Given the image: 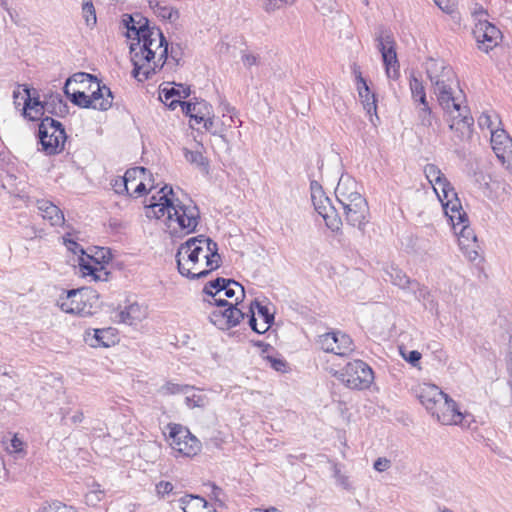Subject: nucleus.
<instances>
[{
    "label": "nucleus",
    "instance_id": "obj_1",
    "mask_svg": "<svg viewBox=\"0 0 512 512\" xmlns=\"http://www.w3.org/2000/svg\"><path fill=\"white\" fill-rule=\"evenodd\" d=\"M136 42H130L133 76L140 82L148 80L163 68L169 57L168 42L160 28L142 30Z\"/></svg>",
    "mask_w": 512,
    "mask_h": 512
},
{
    "label": "nucleus",
    "instance_id": "obj_2",
    "mask_svg": "<svg viewBox=\"0 0 512 512\" xmlns=\"http://www.w3.org/2000/svg\"><path fill=\"white\" fill-rule=\"evenodd\" d=\"M175 257L179 273L192 280L206 277L221 265L218 244L204 235L182 243Z\"/></svg>",
    "mask_w": 512,
    "mask_h": 512
},
{
    "label": "nucleus",
    "instance_id": "obj_3",
    "mask_svg": "<svg viewBox=\"0 0 512 512\" xmlns=\"http://www.w3.org/2000/svg\"><path fill=\"white\" fill-rule=\"evenodd\" d=\"M147 216L160 219L164 216L169 221V227L175 223L180 231L192 233L196 230L200 212L196 205L189 201L188 204L175 198L172 187L163 186L156 195H153L146 206Z\"/></svg>",
    "mask_w": 512,
    "mask_h": 512
},
{
    "label": "nucleus",
    "instance_id": "obj_4",
    "mask_svg": "<svg viewBox=\"0 0 512 512\" xmlns=\"http://www.w3.org/2000/svg\"><path fill=\"white\" fill-rule=\"evenodd\" d=\"M64 93L73 104L81 108L106 111L113 104L110 88L84 72L76 73L66 80Z\"/></svg>",
    "mask_w": 512,
    "mask_h": 512
},
{
    "label": "nucleus",
    "instance_id": "obj_5",
    "mask_svg": "<svg viewBox=\"0 0 512 512\" xmlns=\"http://www.w3.org/2000/svg\"><path fill=\"white\" fill-rule=\"evenodd\" d=\"M335 195L342 206L347 223L363 231L368 223L369 207L359 191L358 183L349 176H341Z\"/></svg>",
    "mask_w": 512,
    "mask_h": 512
},
{
    "label": "nucleus",
    "instance_id": "obj_6",
    "mask_svg": "<svg viewBox=\"0 0 512 512\" xmlns=\"http://www.w3.org/2000/svg\"><path fill=\"white\" fill-rule=\"evenodd\" d=\"M425 68L440 106L443 109L455 108V101L460 97L454 94L455 74L452 68L443 60L433 58L427 60Z\"/></svg>",
    "mask_w": 512,
    "mask_h": 512
},
{
    "label": "nucleus",
    "instance_id": "obj_7",
    "mask_svg": "<svg viewBox=\"0 0 512 512\" xmlns=\"http://www.w3.org/2000/svg\"><path fill=\"white\" fill-rule=\"evenodd\" d=\"M60 309L68 314L87 316L96 312L99 307V295L89 287L72 289L57 302Z\"/></svg>",
    "mask_w": 512,
    "mask_h": 512
},
{
    "label": "nucleus",
    "instance_id": "obj_8",
    "mask_svg": "<svg viewBox=\"0 0 512 512\" xmlns=\"http://www.w3.org/2000/svg\"><path fill=\"white\" fill-rule=\"evenodd\" d=\"M455 103V108L450 107L443 110L450 117L449 128L453 132L452 141L455 145L459 146L470 141L473 133L474 119L470 115L468 107L462 105L460 98Z\"/></svg>",
    "mask_w": 512,
    "mask_h": 512
},
{
    "label": "nucleus",
    "instance_id": "obj_9",
    "mask_svg": "<svg viewBox=\"0 0 512 512\" xmlns=\"http://www.w3.org/2000/svg\"><path fill=\"white\" fill-rule=\"evenodd\" d=\"M438 199L442 203L444 212L451 222L461 223L465 218V211L457 197L454 188L444 176L439 181L432 184Z\"/></svg>",
    "mask_w": 512,
    "mask_h": 512
},
{
    "label": "nucleus",
    "instance_id": "obj_10",
    "mask_svg": "<svg viewBox=\"0 0 512 512\" xmlns=\"http://www.w3.org/2000/svg\"><path fill=\"white\" fill-rule=\"evenodd\" d=\"M340 380L346 387L354 390H364L374 381L372 369L362 360L349 362L340 374Z\"/></svg>",
    "mask_w": 512,
    "mask_h": 512
},
{
    "label": "nucleus",
    "instance_id": "obj_11",
    "mask_svg": "<svg viewBox=\"0 0 512 512\" xmlns=\"http://www.w3.org/2000/svg\"><path fill=\"white\" fill-rule=\"evenodd\" d=\"M38 133L42 147L48 153L56 152L66 140V133L61 122L49 116L41 120Z\"/></svg>",
    "mask_w": 512,
    "mask_h": 512
},
{
    "label": "nucleus",
    "instance_id": "obj_12",
    "mask_svg": "<svg viewBox=\"0 0 512 512\" xmlns=\"http://www.w3.org/2000/svg\"><path fill=\"white\" fill-rule=\"evenodd\" d=\"M168 428L170 445L175 451L187 457L200 452V441L187 428L179 424H170Z\"/></svg>",
    "mask_w": 512,
    "mask_h": 512
},
{
    "label": "nucleus",
    "instance_id": "obj_13",
    "mask_svg": "<svg viewBox=\"0 0 512 512\" xmlns=\"http://www.w3.org/2000/svg\"><path fill=\"white\" fill-rule=\"evenodd\" d=\"M451 222L455 234L458 236V245L466 258L474 262L480 258V245L474 230L469 226L467 214L461 223Z\"/></svg>",
    "mask_w": 512,
    "mask_h": 512
},
{
    "label": "nucleus",
    "instance_id": "obj_14",
    "mask_svg": "<svg viewBox=\"0 0 512 512\" xmlns=\"http://www.w3.org/2000/svg\"><path fill=\"white\" fill-rule=\"evenodd\" d=\"M319 347L327 353L345 357L354 351L353 341L345 333L340 331L328 332L318 337Z\"/></svg>",
    "mask_w": 512,
    "mask_h": 512
},
{
    "label": "nucleus",
    "instance_id": "obj_15",
    "mask_svg": "<svg viewBox=\"0 0 512 512\" xmlns=\"http://www.w3.org/2000/svg\"><path fill=\"white\" fill-rule=\"evenodd\" d=\"M483 16V13L478 15V22L475 23L473 28V35L479 45V49L488 52L499 43L501 32L495 25L486 19H482Z\"/></svg>",
    "mask_w": 512,
    "mask_h": 512
},
{
    "label": "nucleus",
    "instance_id": "obj_16",
    "mask_svg": "<svg viewBox=\"0 0 512 512\" xmlns=\"http://www.w3.org/2000/svg\"><path fill=\"white\" fill-rule=\"evenodd\" d=\"M377 42V48L381 52L388 78H397L399 64L393 36L388 33H382L377 37Z\"/></svg>",
    "mask_w": 512,
    "mask_h": 512
},
{
    "label": "nucleus",
    "instance_id": "obj_17",
    "mask_svg": "<svg viewBox=\"0 0 512 512\" xmlns=\"http://www.w3.org/2000/svg\"><path fill=\"white\" fill-rule=\"evenodd\" d=\"M443 425H461L465 415L459 410L457 403L448 395L432 414Z\"/></svg>",
    "mask_w": 512,
    "mask_h": 512
},
{
    "label": "nucleus",
    "instance_id": "obj_18",
    "mask_svg": "<svg viewBox=\"0 0 512 512\" xmlns=\"http://www.w3.org/2000/svg\"><path fill=\"white\" fill-rule=\"evenodd\" d=\"M312 199L315 210L321 215L329 229L338 231L342 225L341 218L325 194L314 196Z\"/></svg>",
    "mask_w": 512,
    "mask_h": 512
},
{
    "label": "nucleus",
    "instance_id": "obj_19",
    "mask_svg": "<svg viewBox=\"0 0 512 512\" xmlns=\"http://www.w3.org/2000/svg\"><path fill=\"white\" fill-rule=\"evenodd\" d=\"M84 341L92 348H109L118 341L117 330L112 327L87 330L84 334Z\"/></svg>",
    "mask_w": 512,
    "mask_h": 512
},
{
    "label": "nucleus",
    "instance_id": "obj_20",
    "mask_svg": "<svg viewBox=\"0 0 512 512\" xmlns=\"http://www.w3.org/2000/svg\"><path fill=\"white\" fill-rule=\"evenodd\" d=\"M176 104L181 106L182 112L188 115L190 117V121H194L195 124L202 123L203 119L210 117L213 113L212 106L204 100L196 102L172 100L169 106L174 109Z\"/></svg>",
    "mask_w": 512,
    "mask_h": 512
},
{
    "label": "nucleus",
    "instance_id": "obj_21",
    "mask_svg": "<svg viewBox=\"0 0 512 512\" xmlns=\"http://www.w3.org/2000/svg\"><path fill=\"white\" fill-rule=\"evenodd\" d=\"M446 396L447 394L434 384L425 383L419 388V400L431 414L435 413V410Z\"/></svg>",
    "mask_w": 512,
    "mask_h": 512
},
{
    "label": "nucleus",
    "instance_id": "obj_22",
    "mask_svg": "<svg viewBox=\"0 0 512 512\" xmlns=\"http://www.w3.org/2000/svg\"><path fill=\"white\" fill-rule=\"evenodd\" d=\"M126 183L129 186V195L134 197L142 196L147 191L146 183L147 170L144 167L130 168L125 172Z\"/></svg>",
    "mask_w": 512,
    "mask_h": 512
},
{
    "label": "nucleus",
    "instance_id": "obj_23",
    "mask_svg": "<svg viewBox=\"0 0 512 512\" xmlns=\"http://www.w3.org/2000/svg\"><path fill=\"white\" fill-rule=\"evenodd\" d=\"M123 23L127 28V38L130 42H136L142 36V30H149L152 26H149L147 18L141 14L135 15H124Z\"/></svg>",
    "mask_w": 512,
    "mask_h": 512
},
{
    "label": "nucleus",
    "instance_id": "obj_24",
    "mask_svg": "<svg viewBox=\"0 0 512 512\" xmlns=\"http://www.w3.org/2000/svg\"><path fill=\"white\" fill-rule=\"evenodd\" d=\"M147 317V310L138 303H132L120 310L115 315V321L128 325H134Z\"/></svg>",
    "mask_w": 512,
    "mask_h": 512
},
{
    "label": "nucleus",
    "instance_id": "obj_25",
    "mask_svg": "<svg viewBox=\"0 0 512 512\" xmlns=\"http://www.w3.org/2000/svg\"><path fill=\"white\" fill-rule=\"evenodd\" d=\"M491 145L497 157L503 160L512 153V139L503 129L492 130Z\"/></svg>",
    "mask_w": 512,
    "mask_h": 512
},
{
    "label": "nucleus",
    "instance_id": "obj_26",
    "mask_svg": "<svg viewBox=\"0 0 512 512\" xmlns=\"http://www.w3.org/2000/svg\"><path fill=\"white\" fill-rule=\"evenodd\" d=\"M37 207L42 217L48 220L52 226L62 225L65 221L64 214L59 207L48 200L37 201Z\"/></svg>",
    "mask_w": 512,
    "mask_h": 512
},
{
    "label": "nucleus",
    "instance_id": "obj_27",
    "mask_svg": "<svg viewBox=\"0 0 512 512\" xmlns=\"http://www.w3.org/2000/svg\"><path fill=\"white\" fill-rule=\"evenodd\" d=\"M79 269L83 276H91L94 281H108L110 272L106 271L104 265L97 266L91 263L90 256L79 260Z\"/></svg>",
    "mask_w": 512,
    "mask_h": 512
},
{
    "label": "nucleus",
    "instance_id": "obj_28",
    "mask_svg": "<svg viewBox=\"0 0 512 512\" xmlns=\"http://www.w3.org/2000/svg\"><path fill=\"white\" fill-rule=\"evenodd\" d=\"M355 75L357 79V85H358V93L360 98L362 99V103L364 106V109L367 111L368 114L376 113L377 105H376V99L374 94H370L369 87L365 81V79L362 77L361 72L355 70Z\"/></svg>",
    "mask_w": 512,
    "mask_h": 512
},
{
    "label": "nucleus",
    "instance_id": "obj_29",
    "mask_svg": "<svg viewBox=\"0 0 512 512\" xmlns=\"http://www.w3.org/2000/svg\"><path fill=\"white\" fill-rule=\"evenodd\" d=\"M180 501L184 512H213L212 506L200 496L186 495Z\"/></svg>",
    "mask_w": 512,
    "mask_h": 512
},
{
    "label": "nucleus",
    "instance_id": "obj_30",
    "mask_svg": "<svg viewBox=\"0 0 512 512\" xmlns=\"http://www.w3.org/2000/svg\"><path fill=\"white\" fill-rule=\"evenodd\" d=\"M45 112L58 116L64 117L68 114L69 108L66 102L63 100L61 95L55 94L50 95L45 100Z\"/></svg>",
    "mask_w": 512,
    "mask_h": 512
},
{
    "label": "nucleus",
    "instance_id": "obj_31",
    "mask_svg": "<svg viewBox=\"0 0 512 512\" xmlns=\"http://www.w3.org/2000/svg\"><path fill=\"white\" fill-rule=\"evenodd\" d=\"M385 273L390 281L401 289H408L411 285L417 284L416 281L411 280L401 269L396 266L390 265L385 268Z\"/></svg>",
    "mask_w": 512,
    "mask_h": 512
},
{
    "label": "nucleus",
    "instance_id": "obj_32",
    "mask_svg": "<svg viewBox=\"0 0 512 512\" xmlns=\"http://www.w3.org/2000/svg\"><path fill=\"white\" fill-rule=\"evenodd\" d=\"M23 115L29 120L36 121L41 118L45 112V101H40L37 98H29V100L25 103V106L22 107Z\"/></svg>",
    "mask_w": 512,
    "mask_h": 512
},
{
    "label": "nucleus",
    "instance_id": "obj_33",
    "mask_svg": "<svg viewBox=\"0 0 512 512\" xmlns=\"http://www.w3.org/2000/svg\"><path fill=\"white\" fill-rule=\"evenodd\" d=\"M215 304L218 306V307H226L227 306V311H229V315H230V318H229V324H230V328L238 325L241 320L244 319L245 317V313L239 309L237 307V304L236 305H233L232 303H229L228 301L224 300V299H215Z\"/></svg>",
    "mask_w": 512,
    "mask_h": 512
},
{
    "label": "nucleus",
    "instance_id": "obj_34",
    "mask_svg": "<svg viewBox=\"0 0 512 512\" xmlns=\"http://www.w3.org/2000/svg\"><path fill=\"white\" fill-rule=\"evenodd\" d=\"M229 318H230V315H229V311H227V306L226 307H218V309L212 311L209 316L210 321L215 326H217L219 329H222V330L230 329V324L228 321Z\"/></svg>",
    "mask_w": 512,
    "mask_h": 512
},
{
    "label": "nucleus",
    "instance_id": "obj_35",
    "mask_svg": "<svg viewBox=\"0 0 512 512\" xmlns=\"http://www.w3.org/2000/svg\"><path fill=\"white\" fill-rule=\"evenodd\" d=\"M184 157L187 162L195 165L203 172H208L209 162L200 151L184 149Z\"/></svg>",
    "mask_w": 512,
    "mask_h": 512
},
{
    "label": "nucleus",
    "instance_id": "obj_36",
    "mask_svg": "<svg viewBox=\"0 0 512 512\" xmlns=\"http://www.w3.org/2000/svg\"><path fill=\"white\" fill-rule=\"evenodd\" d=\"M193 387L189 385H182L173 382H166L162 385L158 392L163 396L175 395V394H187L192 391Z\"/></svg>",
    "mask_w": 512,
    "mask_h": 512
},
{
    "label": "nucleus",
    "instance_id": "obj_37",
    "mask_svg": "<svg viewBox=\"0 0 512 512\" xmlns=\"http://www.w3.org/2000/svg\"><path fill=\"white\" fill-rule=\"evenodd\" d=\"M185 395V403L189 408L205 407L208 404V398L205 394L200 391H196L194 388L192 391Z\"/></svg>",
    "mask_w": 512,
    "mask_h": 512
},
{
    "label": "nucleus",
    "instance_id": "obj_38",
    "mask_svg": "<svg viewBox=\"0 0 512 512\" xmlns=\"http://www.w3.org/2000/svg\"><path fill=\"white\" fill-rule=\"evenodd\" d=\"M410 90L415 102H419L420 104L427 102L423 83L414 75H412L410 79Z\"/></svg>",
    "mask_w": 512,
    "mask_h": 512
},
{
    "label": "nucleus",
    "instance_id": "obj_39",
    "mask_svg": "<svg viewBox=\"0 0 512 512\" xmlns=\"http://www.w3.org/2000/svg\"><path fill=\"white\" fill-rule=\"evenodd\" d=\"M227 280L228 279L221 277L216 278L215 280H212L205 285L203 292L210 295L215 300L217 299L216 296L223 292L225 286L227 285Z\"/></svg>",
    "mask_w": 512,
    "mask_h": 512
},
{
    "label": "nucleus",
    "instance_id": "obj_40",
    "mask_svg": "<svg viewBox=\"0 0 512 512\" xmlns=\"http://www.w3.org/2000/svg\"><path fill=\"white\" fill-rule=\"evenodd\" d=\"M251 304L257 308L259 317L263 320L261 331H268L274 321V315L269 311V308L261 305L259 302L254 301Z\"/></svg>",
    "mask_w": 512,
    "mask_h": 512
},
{
    "label": "nucleus",
    "instance_id": "obj_41",
    "mask_svg": "<svg viewBox=\"0 0 512 512\" xmlns=\"http://www.w3.org/2000/svg\"><path fill=\"white\" fill-rule=\"evenodd\" d=\"M421 106L417 110V118L419 125L423 127H431L433 122L432 111L428 105V102L420 104Z\"/></svg>",
    "mask_w": 512,
    "mask_h": 512
},
{
    "label": "nucleus",
    "instance_id": "obj_42",
    "mask_svg": "<svg viewBox=\"0 0 512 512\" xmlns=\"http://www.w3.org/2000/svg\"><path fill=\"white\" fill-rule=\"evenodd\" d=\"M30 96L29 88L18 85L13 91V103L15 107L19 108L20 106H25V103L29 100Z\"/></svg>",
    "mask_w": 512,
    "mask_h": 512
},
{
    "label": "nucleus",
    "instance_id": "obj_43",
    "mask_svg": "<svg viewBox=\"0 0 512 512\" xmlns=\"http://www.w3.org/2000/svg\"><path fill=\"white\" fill-rule=\"evenodd\" d=\"M91 263L97 266H102L111 261L112 255L108 248L99 247L93 256L90 255Z\"/></svg>",
    "mask_w": 512,
    "mask_h": 512
},
{
    "label": "nucleus",
    "instance_id": "obj_44",
    "mask_svg": "<svg viewBox=\"0 0 512 512\" xmlns=\"http://www.w3.org/2000/svg\"><path fill=\"white\" fill-rule=\"evenodd\" d=\"M63 243L69 251H71L75 255H78V258H77L78 265H79V260L81 258L89 256L88 254H86L84 249L76 241H74L73 239L70 238L69 233L63 237Z\"/></svg>",
    "mask_w": 512,
    "mask_h": 512
},
{
    "label": "nucleus",
    "instance_id": "obj_45",
    "mask_svg": "<svg viewBox=\"0 0 512 512\" xmlns=\"http://www.w3.org/2000/svg\"><path fill=\"white\" fill-rule=\"evenodd\" d=\"M36 512H78L74 507L68 506L61 502H53L51 504L42 506Z\"/></svg>",
    "mask_w": 512,
    "mask_h": 512
},
{
    "label": "nucleus",
    "instance_id": "obj_46",
    "mask_svg": "<svg viewBox=\"0 0 512 512\" xmlns=\"http://www.w3.org/2000/svg\"><path fill=\"white\" fill-rule=\"evenodd\" d=\"M223 292L224 295L228 298H232L238 293L240 294L241 298H243L245 295L243 286L232 279L227 280V285L225 286Z\"/></svg>",
    "mask_w": 512,
    "mask_h": 512
},
{
    "label": "nucleus",
    "instance_id": "obj_47",
    "mask_svg": "<svg viewBox=\"0 0 512 512\" xmlns=\"http://www.w3.org/2000/svg\"><path fill=\"white\" fill-rule=\"evenodd\" d=\"M83 17L85 18V22L88 26H93L96 24L97 18L95 13V8L91 1H84L82 5Z\"/></svg>",
    "mask_w": 512,
    "mask_h": 512
},
{
    "label": "nucleus",
    "instance_id": "obj_48",
    "mask_svg": "<svg viewBox=\"0 0 512 512\" xmlns=\"http://www.w3.org/2000/svg\"><path fill=\"white\" fill-rule=\"evenodd\" d=\"M424 174L430 184H433V183L439 181L442 177H444V174L441 172L439 167L435 164H427L424 167Z\"/></svg>",
    "mask_w": 512,
    "mask_h": 512
},
{
    "label": "nucleus",
    "instance_id": "obj_49",
    "mask_svg": "<svg viewBox=\"0 0 512 512\" xmlns=\"http://www.w3.org/2000/svg\"><path fill=\"white\" fill-rule=\"evenodd\" d=\"M401 356L409 362L412 366L417 367L421 360V353L417 350L407 351L403 348H400Z\"/></svg>",
    "mask_w": 512,
    "mask_h": 512
},
{
    "label": "nucleus",
    "instance_id": "obj_50",
    "mask_svg": "<svg viewBox=\"0 0 512 512\" xmlns=\"http://www.w3.org/2000/svg\"><path fill=\"white\" fill-rule=\"evenodd\" d=\"M202 123H203V127L207 131L211 132L214 135H217V134H220L223 132L222 128L216 127L213 113L210 115V117H206L205 119H203Z\"/></svg>",
    "mask_w": 512,
    "mask_h": 512
},
{
    "label": "nucleus",
    "instance_id": "obj_51",
    "mask_svg": "<svg viewBox=\"0 0 512 512\" xmlns=\"http://www.w3.org/2000/svg\"><path fill=\"white\" fill-rule=\"evenodd\" d=\"M159 15L169 20L170 22H175L179 19V12L178 10L172 8V7H162L160 9Z\"/></svg>",
    "mask_w": 512,
    "mask_h": 512
},
{
    "label": "nucleus",
    "instance_id": "obj_52",
    "mask_svg": "<svg viewBox=\"0 0 512 512\" xmlns=\"http://www.w3.org/2000/svg\"><path fill=\"white\" fill-rule=\"evenodd\" d=\"M112 186L116 193H118V194L126 193L129 195V186L126 183L125 175L115 179Z\"/></svg>",
    "mask_w": 512,
    "mask_h": 512
},
{
    "label": "nucleus",
    "instance_id": "obj_53",
    "mask_svg": "<svg viewBox=\"0 0 512 512\" xmlns=\"http://www.w3.org/2000/svg\"><path fill=\"white\" fill-rule=\"evenodd\" d=\"M435 4L445 13H452L456 8V0H434Z\"/></svg>",
    "mask_w": 512,
    "mask_h": 512
},
{
    "label": "nucleus",
    "instance_id": "obj_54",
    "mask_svg": "<svg viewBox=\"0 0 512 512\" xmlns=\"http://www.w3.org/2000/svg\"><path fill=\"white\" fill-rule=\"evenodd\" d=\"M23 441L19 439L16 435L10 440L9 445H7L6 450L9 453H20L23 451Z\"/></svg>",
    "mask_w": 512,
    "mask_h": 512
},
{
    "label": "nucleus",
    "instance_id": "obj_55",
    "mask_svg": "<svg viewBox=\"0 0 512 512\" xmlns=\"http://www.w3.org/2000/svg\"><path fill=\"white\" fill-rule=\"evenodd\" d=\"M478 123L481 128H487L490 130L491 133L492 130H495L492 117L488 113H482L478 119Z\"/></svg>",
    "mask_w": 512,
    "mask_h": 512
},
{
    "label": "nucleus",
    "instance_id": "obj_56",
    "mask_svg": "<svg viewBox=\"0 0 512 512\" xmlns=\"http://www.w3.org/2000/svg\"><path fill=\"white\" fill-rule=\"evenodd\" d=\"M173 484L171 482H168V481H160L157 485H156V492L158 495L160 496H165L169 493H171L173 491Z\"/></svg>",
    "mask_w": 512,
    "mask_h": 512
},
{
    "label": "nucleus",
    "instance_id": "obj_57",
    "mask_svg": "<svg viewBox=\"0 0 512 512\" xmlns=\"http://www.w3.org/2000/svg\"><path fill=\"white\" fill-rule=\"evenodd\" d=\"M373 467L378 472H384L391 467V460L386 457H379L373 464Z\"/></svg>",
    "mask_w": 512,
    "mask_h": 512
},
{
    "label": "nucleus",
    "instance_id": "obj_58",
    "mask_svg": "<svg viewBox=\"0 0 512 512\" xmlns=\"http://www.w3.org/2000/svg\"><path fill=\"white\" fill-rule=\"evenodd\" d=\"M249 312V326L251 327V329L258 334L265 333L266 331H261V327H258L257 319L255 317V312L253 309V304L250 305Z\"/></svg>",
    "mask_w": 512,
    "mask_h": 512
},
{
    "label": "nucleus",
    "instance_id": "obj_59",
    "mask_svg": "<svg viewBox=\"0 0 512 512\" xmlns=\"http://www.w3.org/2000/svg\"><path fill=\"white\" fill-rule=\"evenodd\" d=\"M102 491H91L86 494L85 501L88 505H96L101 500Z\"/></svg>",
    "mask_w": 512,
    "mask_h": 512
},
{
    "label": "nucleus",
    "instance_id": "obj_60",
    "mask_svg": "<svg viewBox=\"0 0 512 512\" xmlns=\"http://www.w3.org/2000/svg\"><path fill=\"white\" fill-rule=\"evenodd\" d=\"M241 58H242L243 64L248 68H250L258 63V57L251 53L245 52V53H243Z\"/></svg>",
    "mask_w": 512,
    "mask_h": 512
},
{
    "label": "nucleus",
    "instance_id": "obj_61",
    "mask_svg": "<svg viewBox=\"0 0 512 512\" xmlns=\"http://www.w3.org/2000/svg\"><path fill=\"white\" fill-rule=\"evenodd\" d=\"M335 478L339 485H341L345 489L350 488L349 479L347 476L342 474L339 469L335 468Z\"/></svg>",
    "mask_w": 512,
    "mask_h": 512
},
{
    "label": "nucleus",
    "instance_id": "obj_62",
    "mask_svg": "<svg viewBox=\"0 0 512 512\" xmlns=\"http://www.w3.org/2000/svg\"><path fill=\"white\" fill-rule=\"evenodd\" d=\"M267 359L270 362L271 367L276 371H283V369L285 368V362L283 360L272 357H268Z\"/></svg>",
    "mask_w": 512,
    "mask_h": 512
},
{
    "label": "nucleus",
    "instance_id": "obj_63",
    "mask_svg": "<svg viewBox=\"0 0 512 512\" xmlns=\"http://www.w3.org/2000/svg\"><path fill=\"white\" fill-rule=\"evenodd\" d=\"M310 188H311V198H313L314 196L316 197V196L324 194L321 185H319V183L316 181L311 182Z\"/></svg>",
    "mask_w": 512,
    "mask_h": 512
},
{
    "label": "nucleus",
    "instance_id": "obj_64",
    "mask_svg": "<svg viewBox=\"0 0 512 512\" xmlns=\"http://www.w3.org/2000/svg\"><path fill=\"white\" fill-rule=\"evenodd\" d=\"M278 1L279 0H266L263 6L265 11L270 13L279 9Z\"/></svg>",
    "mask_w": 512,
    "mask_h": 512
}]
</instances>
